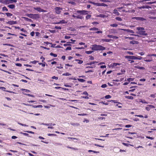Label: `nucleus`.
<instances>
[{
    "label": "nucleus",
    "mask_w": 156,
    "mask_h": 156,
    "mask_svg": "<svg viewBox=\"0 0 156 156\" xmlns=\"http://www.w3.org/2000/svg\"><path fill=\"white\" fill-rule=\"evenodd\" d=\"M71 50V48L70 47H67L66 49V50L67 51L68 50Z\"/></svg>",
    "instance_id": "nucleus-52"
},
{
    "label": "nucleus",
    "mask_w": 156,
    "mask_h": 156,
    "mask_svg": "<svg viewBox=\"0 0 156 156\" xmlns=\"http://www.w3.org/2000/svg\"><path fill=\"white\" fill-rule=\"evenodd\" d=\"M67 147L68 148H70V149H73V150H78V149L77 148H73V147H69V146H67Z\"/></svg>",
    "instance_id": "nucleus-26"
},
{
    "label": "nucleus",
    "mask_w": 156,
    "mask_h": 156,
    "mask_svg": "<svg viewBox=\"0 0 156 156\" xmlns=\"http://www.w3.org/2000/svg\"><path fill=\"white\" fill-rule=\"evenodd\" d=\"M94 145L95 146L98 147H104V146H101V145H99L97 144H95Z\"/></svg>",
    "instance_id": "nucleus-58"
},
{
    "label": "nucleus",
    "mask_w": 156,
    "mask_h": 156,
    "mask_svg": "<svg viewBox=\"0 0 156 156\" xmlns=\"http://www.w3.org/2000/svg\"><path fill=\"white\" fill-rule=\"evenodd\" d=\"M148 56H154L156 57V54H149V55H148Z\"/></svg>",
    "instance_id": "nucleus-49"
},
{
    "label": "nucleus",
    "mask_w": 156,
    "mask_h": 156,
    "mask_svg": "<svg viewBox=\"0 0 156 156\" xmlns=\"http://www.w3.org/2000/svg\"><path fill=\"white\" fill-rule=\"evenodd\" d=\"M132 126V125H126L125 127L126 128H129Z\"/></svg>",
    "instance_id": "nucleus-61"
},
{
    "label": "nucleus",
    "mask_w": 156,
    "mask_h": 156,
    "mask_svg": "<svg viewBox=\"0 0 156 156\" xmlns=\"http://www.w3.org/2000/svg\"><path fill=\"white\" fill-rule=\"evenodd\" d=\"M67 22H66V21L64 20H62L60 21L59 22H58V23H66Z\"/></svg>",
    "instance_id": "nucleus-25"
},
{
    "label": "nucleus",
    "mask_w": 156,
    "mask_h": 156,
    "mask_svg": "<svg viewBox=\"0 0 156 156\" xmlns=\"http://www.w3.org/2000/svg\"><path fill=\"white\" fill-rule=\"evenodd\" d=\"M132 19H136L137 20H140L141 21L146 20V19L144 18L138 17H135L132 18Z\"/></svg>",
    "instance_id": "nucleus-4"
},
{
    "label": "nucleus",
    "mask_w": 156,
    "mask_h": 156,
    "mask_svg": "<svg viewBox=\"0 0 156 156\" xmlns=\"http://www.w3.org/2000/svg\"><path fill=\"white\" fill-rule=\"evenodd\" d=\"M50 55L51 56H53L54 57H56L57 56V55L56 54H53L51 52L50 54Z\"/></svg>",
    "instance_id": "nucleus-30"
},
{
    "label": "nucleus",
    "mask_w": 156,
    "mask_h": 156,
    "mask_svg": "<svg viewBox=\"0 0 156 156\" xmlns=\"http://www.w3.org/2000/svg\"><path fill=\"white\" fill-rule=\"evenodd\" d=\"M38 62V61L35 60V61L31 62V63H32L34 64H35Z\"/></svg>",
    "instance_id": "nucleus-54"
},
{
    "label": "nucleus",
    "mask_w": 156,
    "mask_h": 156,
    "mask_svg": "<svg viewBox=\"0 0 156 156\" xmlns=\"http://www.w3.org/2000/svg\"><path fill=\"white\" fill-rule=\"evenodd\" d=\"M72 16L73 17L75 18L76 19H82L83 18V16H81L80 15H72Z\"/></svg>",
    "instance_id": "nucleus-6"
},
{
    "label": "nucleus",
    "mask_w": 156,
    "mask_h": 156,
    "mask_svg": "<svg viewBox=\"0 0 156 156\" xmlns=\"http://www.w3.org/2000/svg\"><path fill=\"white\" fill-rule=\"evenodd\" d=\"M93 51H85V53L87 54H91L93 52Z\"/></svg>",
    "instance_id": "nucleus-28"
},
{
    "label": "nucleus",
    "mask_w": 156,
    "mask_h": 156,
    "mask_svg": "<svg viewBox=\"0 0 156 156\" xmlns=\"http://www.w3.org/2000/svg\"><path fill=\"white\" fill-rule=\"evenodd\" d=\"M135 68H137L139 69H144L145 68L144 67H140V66H135L134 67Z\"/></svg>",
    "instance_id": "nucleus-19"
},
{
    "label": "nucleus",
    "mask_w": 156,
    "mask_h": 156,
    "mask_svg": "<svg viewBox=\"0 0 156 156\" xmlns=\"http://www.w3.org/2000/svg\"><path fill=\"white\" fill-rule=\"evenodd\" d=\"M98 16L101 18H105L106 16L104 14H100Z\"/></svg>",
    "instance_id": "nucleus-29"
},
{
    "label": "nucleus",
    "mask_w": 156,
    "mask_h": 156,
    "mask_svg": "<svg viewBox=\"0 0 156 156\" xmlns=\"http://www.w3.org/2000/svg\"><path fill=\"white\" fill-rule=\"evenodd\" d=\"M129 43H130V44H138L139 43L137 41H130Z\"/></svg>",
    "instance_id": "nucleus-14"
},
{
    "label": "nucleus",
    "mask_w": 156,
    "mask_h": 156,
    "mask_svg": "<svg viewBox=\"0 0 156 156\" xmlns=\"http://www.w3.org/2000/svg\"><path fill=\"white\" fill-rule=\"evenodd\" d=\"M120 64L118 63H113V66H116L117 65H119Z\"/></svg>",
    "instance_id": "nucleus-53"
},
{
    "label": "nucleus",
    "mask_w": 156,
    "mask_h": 156,
    "mask_svg": "<svg viewBox=\"0 0 156 156\" xmlns=\"http://www.w3.org/2000/svg\"><path fill=\"white\" fill-rule=\"evenodd\" d=\"M110 26L114 27H117L118 26V25L117 24L114 23L110 25Z\"/></svg>",
    "instance_id": "nucleus-34"
},
{
    "label": "nucleus",
    "mask_w": 156,
    "mask_h": 156,
    "mask_svg": "<svg viewBox=\"0 0 156 156\" xmlns=\"http://www.w3.org/2000/svg\"><path fill=\"white\" fill-rule=\"evenodd\" d=\"M40 65H41L42 66L44 67L45 66V64L44 63H38Z\"/></svg>",
    "instance_id": "nucleus-57"
},
{
    "label": "nucleus",
    "mask_w": 156,
    "mask_h": 156,
    "mask_svg": "<svg viewBox=\"0 0 156 156\" xmlns=\"http://www.w3.org/2000/svg\"><path fill=\"white\" fill-rule=\"evenodd\" d=\"M18 124H20V125H21V126H28V125H27L25 124H22L21 123H19V122H18Z\"/></svg>",
    "instance_id": "nucleus-55"
},
{
    "label": "nucleus",
    "mask_w": 156,
    "mask_h": 156,
    "mask_svg": "<svg viewBox=\"0 0 156 156\" xmlns=\"http://www.w3.org/2000/svg\"><path fill=\"white\" fill-rule=\"evenodd\" d=\"M125 58L131 59H136V57L133 56H125Z\"/></svg>",
    "instance_id": "nucleus-9"
},
{
    "label": "nucleus",
    "mask_w": 156,
    "mask_h": 156,
    "mask_svg": "<svg viewBox=\"0 0 156 156\" xmlns=\"http://www.w3.org/2000/svg\"><path fill=\"white\" fill-rule=\"evenodd\" d=\"M88 11L85 10H78L77 11V12L80 13L81 15H87L88 14Z\"/></svg>",
    "instance_id": "nucleus-3"
},
{
    "label": "nucleus",
    "mask_w": 156,
    "mask_h": 156,
    "mask_svg": "<svg viewBox=\"0 0 156 156\" xmlns=\"http://www.w3.org/2000/svg\"><path fill=\"white\" fill-rule=\"evenodd\" d=\"M75 61L76 62H78V63L81 64L83 63V61L79 59H76Z\"/></svg>",
    "instance_id": "nucleus-18"
},
{
    "label": "nucleus",
    "mask_w": 156,
    "mask_h": 156,
    "mask_svg": "<svg viewBox=\"0 0 156 156\" xmlns=\"http://www.w3.org/2000/svg\"><path fill=\"white\" fill-rule=\"evenodd\" d=\"M89 57H90V58H89L90 60H94V58L92 56H90Z\"/></svg>",
    "instance_id": "nucleus-56"
},
{
    "label": "nucleus",
    "mask_w": 156,
    "mask_h": 156,
    "mask_svg": "<svg viewBox=\"0 0 156 156\" xmlns=\"http://www.w3.org/2000/svg\"><path fill=\"white\" fill-rule=\"evenodd\" d=\"M9 8L11 9H13L15 8V5L13 4H11L8 6Z\"/></svg>",
    "instance_id": "nucleus-16"
},
{
    "label": "nucleus",
    "mask_w": 156,
    "mask_h": 156,
    "mask_svg": "<svg viewBox=\"0 0 156 156\" xmlns=\"http://www.w3.org/2000/svg\"><path fill=\"white\" fill-rule=\"evenodd\" d=\"M98 30V28L96 27H93L92 28H91L90 29V30Z\"/></svg>",
    "instance_id": "nucleus-22"
},
{
    "label": "nucleus",
    "mask_w": 156,
    "mask_h": 156,
    "mask_svg": "<svg viewBox=\"0 0 156 156\" xmlns=\"http://www.w3.org/2000/svg\"><path fill=\"white\" fill-rule=\"evenodd\" d=\"M56 13L58 14H60L62 9L59 7H56L55 8Z\"/></svg>",
    "instance_id": "nucleus-8"
},
{
    "label": "nucleus",
    "mask_w": 156,
    "mask_h": 156,
    "mask_svg": "<svg viewBox=\"0 0 156 156\" xmlns=\"http://www.w3.org/2000/svg\"><path fill=\"white\" fill-rule=\"evenodd\" d=\"M2 10L3 11H8V9L6 8V7L5 6H4L2 8Z\"/></svg>",
    "instance_id": "nucleus-41"
},
{
    "label": "nucleus",
    "mask_w": 156,
    "mask_h": 156,
    "mask_svg": "<svg viewBox=\"0 0 156 156\" xmlns=\"http://www.w3.org/2000/svg\"><path fill=\"white\" fill-rule=\"evenodd\" d=\"M21 133L23 134L24 135L27 136H29V134L28 133H23L22 132L20 133Z\"/></svg>",
    "instance_id": "nucleus-50"
},
{
    "label": "nucleus",
    "mask_w": 156,
    "mask_h": 156,
    "mask_svg": "<svg viewBox=\"0 0 156 156\" xmlns=\"http://www.w3.org/2000/svg\"><path fill=\"white\" fill-rule=\"evenodd\" d=\"M69 3L73 5H74L76 4L75 2L73 1L69 2Z\"/></svg>",
    "instance_id": "nucleus-47"
},
{
    "label": "nucleus",
    "mask_w": 156,
    "mask_h": 156,
    "mask_svg": "<svg viewBox=\"0 0 156 156\" xmlns=\"http://www.w3.org/2000/svg\"><path fill=\"white\" fill-rule=\"evenodd\" d=\"M27 16L30 18L34 19H37L40 17L39 15L38 14H27Z\"/></svg>",
    "instance_id": "nucleus-2"
},
{
    "label": "nucleus",
    "mask_w": 156,
    "mask_h": 156,
    "mask_svg": "<svg viewBox=\"0 0 156 156\" xmlns=\"http://www.w3.org/2000/svg\"><path fill=\"white\" fill-rule=\"evenodd\" d=\"M107 86L106 84H104L101 85V87L102 88H105L107 87Z\"/></svg>",
    "instance_id": "nucleus-51"
},
{
    "label": "nucleus",
    "mask_w": 156,
    "mask_h": 156,
    "mask_svg": "<svg viewBox=\"0 0 156 156\" xmlns=\"http://www.w3.org/2000/svg\"><path fill=\"white\" fill-rule=\"evenodd\" d=\"M122 144L123 145L126 146H129V145H130V144H129L125 143H123Z\"/></svg>",
    "instance_id": "nucleus-43"
},
{
    "label": "nucleus",
    "mask_w": 156,
    "mask_h": 156,
    "mask_svg": "<svg viewBox=\"0 0 156 156\" xmlns=\"http://www.w3.org/2000/svg\"><path fill=\"white\" fill-rule=\"evenodd\" d=\"M105 97L106 99H108L110 98L111 97L110 95H108L105 96Z\"/></svg>",
    "instance_id": "nucleus-38"
},
{
    "label": "nucleus",
    "mask_w": 156,
    "mask_h": 156,
    "mask_svg": "<svg viewBox=\"0 0 156 156\" xmlns=\"http://www.w3.org/2000/svg\"><path fill=\"white\" fill-rule=\"evenodd\" d=\"M127 53L130 55H133V53L130 52V51H127Z\"/></svg>",
    "instance_id": "nucleus-60"
},
{
    "label": "nucleus",
    "mask_w": 156,
    "mask_h": 156,
    "mask_svg": "<svg viewBox=\"0 0 156 156\" xmlns=\"http://www.w3.org/2000/svg\"><path fill=\"white\" fill-rule=\"evenodd\" d=\"M7 23L10 25H13L17 23L16 21H10L6 23Z\"/></svg>",
    "instance_id": "nucleus-10"
},
{
    "label": "nucleus",
    "mask_w": 156,
    "mask_h": 156,
    "mask_svg": "<svg viewBox=\"0 0 156 156\" xmlns=\"http://www.w3.org/2000/svg\"><path fill=\"white\" fill-rule=\"evenodd\" d=\"M95 65H93L92 66H87V67L86 68H95Z\"/></svg>",
    "instance_id": "nucleus-46"
},
{
    "label": "nucleus",
    "mask_w": 156,
    "mask_h": 156,
    "mask_svg": "<svg viewBox=\"0 0 156 156\" xmlns=\"http://www.w3.org/2000/svg\"><path fill=\"white\" fill-rule=\"evenodd\" d=\"M91 49L93 50H103L105 49V48L101 45L94 44L92 46Z\"/></svg>",
    "instance_id": "nucleus-1"
},
{
    "label": "nucleus",
    "mask_w": 156,
    "mask_h": 156,
    "mask_svg": "<svg viewBox=\"0 0 156 156\" xmlns=\"http://www.w3.org/2000/svg\"><path fill=\"white\" fill-rule=\"evenodd\" d=\"M94 64V62H90V63H87L86 64V65H91L92 64Z\"/></svg>",
    "instance_id": "nucleus-44"
},
{
    "label": "nucleus",
    "mask_w": 156,
    "mask_h": 156,
    "mask_svg": "<svg viewBox=\"0 0 156 156\" xmlns=\"http://www.w3.org/2000/svg\"><path fill=\"white\" fill-rule=\"evenodd\" d=\"M107 37L109 38H112L113 39H118V37L115 36H114L112 35H107Z\"/></svg>",
    "instance_id": "nucleus-12"
},
{
    "label": "nucleus",
    "mask_w": 156,
    "mask_h": 156,
    "mask_svg": "<svg viewBox=\"0 0 156 156\" xmlns=\"http://www.w3.org/2000/svg\"><path fill=\"white\" fill-rule=\"evenodd\" d=\"M71 75V74L69 73H63L62 74L63 76H69V75Z\"/></svg>",
    "instance_id": "nucleus-37"
},
{
    "label": "nucleus",
    "mask_w": 156,
    "mask_h": 156,
    "mask_svg": "<svg viewBox=\"0 0 156 156\" xmlns=\"http://www.w3.org/2000/svg\"><path fill=\"white\" fill-rule=\"evenodd\" d=\"M134 80V78H129L127 79V80L129 82H130L131 81H133Z\"/></svg>",
    "instance_id": "nucleus-35"
},
{
    "label": "nucleus",
    "mask_w": 156,
    "mask_h": 156,
    "mask_svg": "<svg viewBox=\"0 0 156 156\" xmlns=\"http://www.w3.org/2000/svg\"><path fill=\"white\" fill-rule=\"evenodd\" d=\"M23 19L25 20L31 22H33V21L30 19L26 17H23Z\"/></svg>",
    "instance_id": "nucleus-15"
},
{
    "label": "nucleus",
    "mask_w": 156,
    "mask_h": 156,
    "mask_svg": "<svg viewBox=\"0 0 156 156\" xmlns=\"http://www.w3.org/2000/svg\"><path fill=\"white\" fill-rule=\"evenodd\" d=\"M71 43V42H67V43L66 44H63V45L65 46H71V44H69L70 43Z\"/></svg>",
    "instance_id": "nucleus-20"
},
{
    "label": "nucleus",
    "mask_w": 156,
    "mask_h": 156,
    "mask_svg": "<svg viewBox=\"0 0 156 156\" xmlns=\"http://www.w3.org/2000/svg\"><path fill=\"white\" fill-rule=\"evenodd\" d=\"M25 132H27V133H32V134H34V132L31 131H25Z\"/></svg>",
    "instance_id": "nucleus-48"
},
{
    "label": "nucleus",
    "mask_w": 156,
    "mask_h": 156,
    "mask_svg": "<svg viewBox=\"0 0 156 156\" xmlns=\"http://www.w3.org/2000/svg\"><path fill=\"white\" fill-rule=\"evenodd\" d=\"M70 124L72 125L73 126H78L80 125V124L77 123H74L71 122Z\"/></svg>",
    "instance_id": "nucleus-13"
},
{
    "label": "nucleus",
    "mask_w": 156,
    "mask_h": 156,
    "mask_svg": "<svg viewBox=\"0 0 156 156\" xmlns=\"http://www.w3.org/2000/svg\"><path fill=\"white\" fill-rule=\"evenodd\" d=\"M136 33L140 35H147V33H146V31H138L136 32Z\"/></svg>",
    "instance_id": "nucleus-5"
},
{
    "label": "nucleus",
    "mask_w": 156,
    "mask_h": 156,
    "mask_svg": "<svg viewBox=\"0 0 156 156\" xmlns=\"http://www.w3.org/2000/svg\"><path fill=\"white\" fill-rule=\"evenodd\" d=\"M102 40L105 42H110L112 40L108 39H102Z\"/></svg>",
    "instance_id": "nucleus-23"
},
{
    "label": "nucleus",
    "mask_w": 156,
    "mask_h": 156,
    "mask_svg": "<svg viewBox=\"0 0 156 156\" xmlns=\"http://www.w3.org/2000/svg\"><path fill=\"white\" fill-rule=\"evenodd\" d=\"M121 30H123L124 31H126L130 33H134V32L133 30H131L129 29H122Z\"/></svg>",
    "instance_id": "nucleus-11"
},
{
    "label": "nucleus",
    "mask_w": 156,
    "mask_h": 156,
    "mask_svg": "<svg viewBox=\"0 0 156 156\" xmlns=\"http://www.w3.org/2000/svg\"><path fill=\"white\" fill-rule=\"evenodd\" d=\"M136 30L139 31H144L143 30H144V29L142 27H137L136 28Z\"/></svg>",
    "instance_id": "nucleus-17"
},
{
    "label": "nucleus",
    "mask_w": 156,
    "mask_h": 156,
    "mask_svg": "<svg viewBox=\"0 0 156 156\" xmlns=\"http://www.w3.org/2000/svg\"><path fill=\"white\" fill-rule=\"evenodd\" d=\"M91 17V15H87L86 17V20H88Z\"/></svg>",
    "instance_id": "nucleus-27"
},
{
    "label": "nucleus",
    "mask_w": 156,
    "mask_h": 156,
    "mask_svg": "<svg viewBox=\"0 0 156 156\" xmlns=\"http://www.w3.org/2000/svg\"><path fill=\"white\" fill-rule=\"evenodd\" d=\"M21 90L22 91H25V92H30V91L29 90H27V89H21Z\"/></svg>",
    "instance_id": "nucleus-36"
},
{
    "label": "nucleus",
    "mask_w": 156,
    "mask_h": 156,
    "mask_svg": "<svg viewBox=\"0 0 156 156\" xmlns=\"http://www.w3.org/2000/svg\"><path fill=\"white\" fill-rule=\"evenodd\" d=\"M113 13L115 14H117L118 15H119V13L118 12V11L116 9H115L113 11Z\"/></svg>",
    "instance_id": "nucleus-24"
},
{
    "label": "nucleus",
    "mask_w": 156,
    "mask_h": 156,
    "mask_svg": "<svg viewBox=\"0 0 156 156\" xmlns=\"http://www.w3.org/2000/svg\"><path fill=\"white\" fill-rule=\"evenodd\" d=\"M126 98L129 99H133V98L131 96H126Z\"/></svg>",
    "instance_id": "nucleus-32"
},
{
    "label": "nucleus",
    "mask_w": 156,
    "mask_h": 156,
    "mask_svg": "<svg viewBox=\"0 0 156 156\" xmlns=\"http://www.w3.org/2000/svg\"><path fill=\"white\" fill-rule=\"evenodd\" d=\"M7 16H10L12 15V14L10 13L7 12L5 13Z\"/></svg>",
    "instance_id": "nucleus-33"
},
{
    "label": "nucleus",
    "mask_w": 156,
    "mask_h": 156,
    "mask_svg": "<svg viewBox=\"0 0 156 156\" xmlns=\"http://www.w3.org/2000/svg\"><path fill=\"white\" fill-rule=\"evenodd\" d=\"M34 31H32L30 33V35L31 36H32V37L34 36Z\"/></svg>",
    "instance_id": "nucleus-63"
},
{
    "label": "nucleus",
    "mask_w": 156,
    "mask_h": 156,
    "mask_svg": "<svg viewBox=\"0 0 156 156\" xmlns=\"http://www.w3.org/2000/svg\"><path fill=\"white\" fill-rule=\"evenodd\" d=\"M100 6H107V5H106V4H105L104 3H100Z\"/></svg>",
    "instance_id": "nucleus-42"
},
{
    "label": "nucleus",
    "mask_w": 156,
    "mask_h": 156,
    "mask_svg": "<svg viewBox=\"0 0 156 156\" xmlns=\"http://www.w3.org/2000/svg\"><path fill=\"white\" fill-rule=\"evenodd\" d=\"M55 29H61L62 28L61 27H57V26H55Z\"/></svg>",
    "instance_id": "nucleus-59"
},
{
    "label": "nucleus",
    "mask_w": 156,
    "mask_h": 156,
    "mask_svg": "<svg viewBox=\"0 0 156 156\" xmlns=\"http://www.w3.org/2000/svg\"><path fill=\"white\" fill-rule=\"evenodd\" d=\"M110 102H114V103H118L120 104H121L119 102H117V101H115V100H111L110 101Z\"/></svg>",
    "instance_id": "nucleus-40"
},
{
    "label": "nucleus",
    "mask_w": 156,
    "mask_h": 156,
    "mask_svg": "<svg viewBox=\"0 0 156 156\" xmlns=\"http://www.w3.org/2000/svg\"><path fill=\"white\" fill-rule=\"evenodd\" d=\"M146 109H147V110L148 111H149V110H150L151 109V108H150V106L149 105H148V107H146Z\"/></svg>",
    "instance_id": "nucleus-45"
},
{
    "label": "nucleus",
    "mask_w": 156,
    "mask_h": 156,
    "mask_svg": "<svg viewBox=\"0 0 156 156\" xmlns=\"http://www.w3.org/2000/svg\"><path fill=\"white\" fill-rule=\"evenodd\" d=\"M34 9L35 10L39 12H46V11L41 9L40 7H34Z\"/></svg>",
    "instance_id": "nucleus-7"
},
{
    "label": "nucleus",
    "mask_w": 156,
    "mask_h": 156,
    "mask_svg": "<svg viewBox=\"0 0 156 156\" xmlns=\"http://www.w3.org/2000/svg\"><path fill=\"white\" fill-rule=\"evenodd\" d=\"M115 19L116 20L119 21H122V19L119 17H116L115 18Z\"/></svg>",
    "instance_id": "nucleus-31"
},
{
    "label": "nucleus",
    "mask_w": 156,
    "mask_h": 156,
    "mask_svg": "<svg viewBox=\"0 0 156 156\" xmlns=\"http://www.w3.org/2000/svg\"><path fill=\"white\" fill-rule=\"evenodd\" d=\"M94 5H96L97 6H100V3L95 2V3H94Z\"/></svg>",
    "instance_id": "nucleus-39"
},
{
    "label": "nucleus",
    "mask_w": 156,
    "mask_h": 156,
    "mask_svg": "<svg viewBox=\"0 0 156 156\" xmlns=\"http://www.w3.org/2000/svg\"><path fill=\"white\" fill-rule=\"evenodd\" d=\"M77 80L81 82H85L86 81L85 80H84V79L79 78Z\"/></svg>",
    "instance_id": "nucleus-21"
},
{
    "label": "nucleus",
    "mask_w": 156,
    "mask_h": 156,
    "mask_svg": "<svg viewBox=\"0 0 156 156\" xmlns=\"http://www.w3.org/2000/svg\"><path fill=\"white\" fill-rule=\"evenodd\" d=\"M52 79H55L56 80H58V77H56L55 76H53L52 77Z\"/></svg>",
    "instance_id": "nucleus-62"
},
{
    "label": "nucleus",
    "mask_w": 156,
    "mask_h": 156,
    "mask_svg": "<svg viewBox=\"0 0 156 156\" xmlns=\"http://www.w3.org/2000/svg\"><path fill=\"white\" fill-rule=\"evenodd\" d=\"M83 94L88 96V93L87 91H84L83 93Z\"/></svg>",
    "instance_id": "nucleus-64"
}]
</instances>
